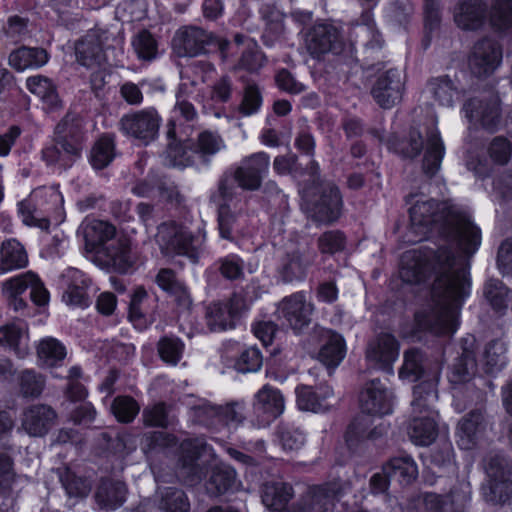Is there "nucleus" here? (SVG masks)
Returning <instances> with one entry per match:
<instances>
[{
	"instance_id": "1",
	"label": "nucleus",
	"mask_w": 512,
	"mask_h": 512,
	"mask_svg": "<svg viewBox=\"0 0 512 512\" xmlns=\"http://www.w3.org/2000/svg\"><path fill=\"white\" fill-rule=\"evenodd\" d=\"M455 260V254L449 246L410 249L400 257L399 278L405 285L420 286L434 277L432 298L447 299L451 306L462 309L471 296L472 278L469 266L451 271Z\"/></svg>"
},
{
	"instance_id": "2",
	"label": "nucleus",
	"mask_w": 512,
	"mask_h": 512,
	"mask_svg": "<svg viewBox=\"0 0 512 512\" xmlns=\"http://www.w3.org/2000/svg\"><path fill=\"white\" fill-rule=\"evenodd\" d=\"M413 198V194L405 197L406 204H412L408 216L413 232L424 236L437 226L440 236L448 242H454L464 254L471 256L477 252L482 240L481 229L465 211L448 203L440 207L439 201L434 198L412 203Z\"/></svg>"
},
{
	"instance_id": "3",
	"label": "nucleus",
	"mask_w": 512,
	"mask_h": 512,
	"mask_svg": "<svg viewBox=\"0 0 512 512\" xmlns=\"http://www.w3.org/2000/svg\"><path fill=\"white\" fill-rule=\"evenodd\" d=\"M236 478L234 467L219 460L211 445L194 436V482L205 480L206 494L216 498L233 492Z\"/></svg>"
},
{
	"instance_id": "4",
	"label": "nucleus",
	"mask_w": 512,
	"mask_h": 512,
	"mask_svg": "<svg viewBox=\"0 0 512 512\" xmlns=\"http://www.w3.org/2000/svg\"><path fill=\"white\" fill-rule=\"evenodd\" d=\"M298 190L309 217L317 223L332 224L342 215L344 202L335 183H325L320 174L315 179H304Z\"/></svg>"
},
{
	"instance_id": "5",
	"label": "nucleus",
	"mask_w": 512,
	"mask_h": 512,
	"mask_svg": "<svg viewBox=\"0 0 512 512\" xmlns=\"http://www.w3.org/2000/svg\"><path fill=\"white\" fill-rule=\"evenodd\" d=\"M82 120L67 113L56 125L52 140L42 149V159L48 166L69 168L81 157L83 149Z\"/></svg>"
},
{
	"instance_id": "6",
	"label": "nucleus",
	"mask_w": 512,
	"mask_h": 512,
	"mask_svg": "<svg viewBox=\"0 0 512 512\" xmlns=\"http://www.w3.org/2000/svg\"><path fill=\"white\" fill-rule=\"evenodd\" d=\"M438 378L432 377L420 381L413 387L411 405L414 412H427V416L414 417L408 426V435L417 446H429L438 436V424L432 416L433 404L438 400Z\"/></svg>"
},
{
	"instance_id": "7",
	"label": "nucleus",
	"mask_w": 512,
	"mask_h": 512,
	"mask_svg": "<svg viewBox=\"0 0 512 512\" xmlns=\"http://www.w3.org/2000/svg\"><path fill=\"white\" fill-rule=\"evenodd\" d=\"M62 204L63 196L57 188L42 187L18 204V212L26 225L47 228L52 214L58 212Z\"/></svg>"
},
{
	"instance_id": "8",
	"label": "nucleus",
	"mask_w": 512,
	"mask_h": 512,
	"mask_svg": "<svg viewBox=\"0 0 512 512\" xmlns=\"http://www.w3.org/2000/svg\"><path fill=\"white\" fill-rule=\"evenodd\" d=\"M239 408L238 402L225 405L212 404L209 401L194 403V425L199 422L212 434L221 433L223 437H227L230 434V425L239 424L244 419Z\"/></svg>"
},
{
	"instance_id": "9",
	"label": "nucleus",
	"mask_w": 512,
	"mask_h": 512,
	"mask_svg": "<svg viewBox=\"0 0 512 512\" xmlns=\"http://www.w3.org/2000/svg\"><path fill=\"white\" fill-rule=\"evenodd\" d=\"M442 300L446 302V306L436 315L427 310H419L414 313L411 336L419 333L452 336L456 333L460 326L459 313L461 309L451 306L447 299Z\"/></svg>"
},
{
	"instance_id": "10",
	"label": "nucleus",
	"mask_w": 512,
	"mask_h": 512,
	"mask_svg": "<svg viewBox=\"0 0 512 512\" xmlns=\"http://www.w3.org/2000/svg\"><path fill=\"white\" fill-rule=\"evenodd\" d=\"M463 110L469 122L494 133L501 124V101L498 97L479 98L472 97L465 101Z\"/></svg>"
},
{
	"instance_id": "11",
	"label": "nucleus",
	"mask_w": 512,
	"mask_h": 512,
	"mask_svg": "<svg viewBox=\"0 0 512 512\" xmlns=\"http://www.w3.org/2000/svg\"><path fill=\"white\" fill-rule=\"evenodd\" d=\"M308 53L314 59H320L327 53L339 54L343 50V41L339 30L332 24L315 23L304 35Z\"/></svg>"
},
{
	"instance_id": "12",
	"label": "nucleus",
	"mask_w": 512,
	"mask_h": 512,
	"mask_svg": "<svg viewBox=\"0 0 512 512\" xmlns=\"http://www.w3.org/2000/svg\"><path fill=\"white\" fill-rule=\"evenodd\" d=\"M312 310L313 307L307 303L305 293L299 291L282 299L278 307L279 319L294 334L299 335L308 329Z\"/></svg>"
},
{
	"instance_id": "13",
	"label": "nucleus",
	"mask_w": 512,
	"mask_h": 512,
	"mask_svg": "<svg viewBox=\"0 0 512 512\" xmlns=\"http://www.w3.org/2000/svg\"><path fill=\"white\" fill-rule=\"evenodd\" d=\"M161 117L154 108H146L124 115L120 120L121 131L144 144L153 141L159 131Z\"/></svg>"
},
{
	"instance_id": "14",
	"label": "nucleus",
	"mask_w": 512,
	"mask_h": 512,
	"mask_svg": "<svg viewBox=\"0 0 512 512\" xmlns=\"http://www.w3.org/2000/svg\"><path fill=\"white\" fill-rule=\"evenodd\" d=\"M156 242L162 254L166 257L187 256L192 246V235L187 227L174 221L165 222L158 226Z\"/></svg>"
},
{
	"instance_id": "15",
	"label": "nucleus",
	"mask_w": 512,
	"mask_h": 512,
	"mask_svg": "<svg viewBox=\"0 0 512 512\" xmlns=\"http://www.w3.org/2000/svg\"><path fill=\"white\" fill-rule=\"evenodd\" d=\"M503 57L502 46L489 37L479 39L469 57V67L477 78H486L500 66Z\"/></svg>"
},
{
	"instance_id": "16",
	"label": "nucleus",
	"mask_w": 512,
	"mask_h": 512,
	"mask_svg": "<svg viewBox=\"0 0 512 512\" xmlns=\"http://www.w3.org/2000/svg\"><path fill=\"white\" fill-rule=\"evenodd\" d=\"M270 156L261 151L245 157L234 170L233 178L239 188L245 191L258 190L269 172Z\"/></svg>"
},
{
	"instance_id": "17",
	"label": "nucleus",
	"mask_w": 512,
	"mask_h": 512,
	"mask_svg": "<svg viewBox=\"0 0 512 512\" xmlns=\"http://www.w3.org/2000/svg\"><path fill=\"white\" fill-rule=\"evenodd\" d=\"M404 90L405 84L400 71L390 68L376 78L371 95L381 108L390 109L401 101Z\"/></svg>"
},
{
	"instance_id": "18",
	"label": "nucleus",
	"mask_w": 512,
	"mask_h": 512,
	"mask_svg": "<svg viewBox=\"0 0 512 512\" xmlns=\"http://www.w3.org/2000/svg\"><path fill=\"white\" fill-rule=\"evenodd\" d=\"M400 342L391 332H380L368 346V361L384 372H392L393 365L399 357Z\"/></svg>"
},
{
	"instance_id": "19",
	"label": "nucleus",
	"mask_w": 512,
	"mask_h": 512,
	"mask_svg": "<svg viewBox=\"0 0 512 512\" xmlns=\"http://www.w3.org/2000/svg\"><path fill=\"white\" fill-rule=\"evenodd\" d=\"M487 20L486 0H459L454 7L453 21L462 31H480L485 27Z\"/></svg>"
},
{
	"instance_id": "20",
	"label": "nucleus",
	"mask_w": 512,
	"mask_h": 512,
	"mask_svg": "<svg viewBox=\"0 0 512 512\" xmlns=\"http://www.w3.org/2000/svg\"><path fill=\"white\" fill-rule=\"evenodd\" d=\"M489 486L484 492L487 502L506 504L512 498V472L504 467L498 458H492L488 465Z\"/></svg>"
},
{
	"instance_id": "21",
	"label": "nucleus",
	"mask_w": 512,
	"mask_h": 512,
	"mask_svg": "<svg viewBox=\"0 0 512 512\" xmlns=\"http://www.w3.org/2000/svg\"><path fill=\"white\" fill-rule=\"evenodd\" d=\"M360 407L363 413L372 416H385L393 412L391 393L379 378L366 384L360 395Z\"/></svg>"
},
{
	"instance_id": "22",
	"label": "nucleus",
	"mask_w": 512,
	"mask_h": 512,
	"mask_svg": "<svg viewBox=\"0 0 512 512\" xmlns=\"http://www.w3.org/2000/svg\"><path fill=\"white\" fill-rule=\"evenodd\" d=\"M426 139L421 130L416 126H410L407 133L400 135L391 134L387 141L388 149L402 160L414 161L418 159L424 150Z\"/></svg>"
},
{
	"instance_id": "23",
	"label": "nucleus",
	"mask_w": 512,
	"mask_h": 512,
	"mask_svg": "<svg viewBox=\"0 0 512 512\" xmlns=\"http://www.w3.org/2000/svg\"><path fill=\"white\" fill-rule=\"evenodd\" d=\"M486 430L484 413L479 409L468 412L458 423L456 429V442L461 450L476 448L480 438Z\"/></svg>"
},
{
	"instance_id": "24",
	"label": "nucleus",
	"mask_w": 512,
	"mask_h": 512,
	"mask_svg": "<svg viewBox=\"0 0 512 512\" xmlns=\"http://www.w3.org/2000/svg\"><path fill=\"white\" fill-rule=\"evenodd\" d=\"M171 127L167 132V136L172 141L168 144L166 150V160L170 166L177 168H184L190 165V149L191 145L186 138L189 136V130L192 129L191 125H187L183 130L176 127V124L171 122ZM182 124L180 123L179 126Z\"/></svg>"
},
{
	"instance_id": "25",
	"label": "nucleus",
	"mask_w": 512,
	"mask_h": 512,
	"mask_svg": "<svg viewBox=\"0 0 512 512\" xmlns=\"http://www.w3.org/2000/svg\"><path fill=\"white\" fill-rule=\"evenodd\" d=\"M226 352L235 355L229 356L233 362V368L239 373H255L259 371L263 365V355L256 345H246L238 341H228L226 344Z\"/></svg>"
},
{
	"instance_id": "26",
	"label": "nucleus",
	"mask_w": 512,
	"mask_h": 512,
	"mask_svg": "<svg viewBox=\"0 0 512 512\" xmlns=\"http://www.w3.org/2000/svg\"><path fill=\"white\" fill-rule=\"evenodd\" d=\"M5 289L11 297H19L26 290H30L31 300L38 306H44L49 302V292L43 282L33 272H27L5 283Z\"/></svg>"
},
{
	"instance_id": "27",
	"label": "nucleus",
	"mask_w": 512,
	"mask_h": 512,
	"mask_svg": "<svg viewBox=\"0 0 512 512\" xmlns=\"http://www.w3.org/2000/svg\"><path fill=\"white\" fill-rule=\"evenodd\" d=\"M104 34L98 30H90L75 45L77 61L88 68L100 66L105 61L103 50Z\"/></svg>"
},
{
	"instance_id": "28",
	"label": "nucleus",
	"mask_w": 512,
	"mask_h": 512,
	"mask_svg": "<svg viewBox=\"0 0 512 512\" xmlns=\"http://www.w3.org/2000/svg\"><path fill=\"white\" fill-rule=\"evenodd\" d=\"M422 154V173L426 178L433 179L440 171L446 154L445 144L439 130L427 132L426 144Z\"/></svg>"
},
{
	"instance_id": "29",
	"label": "nucleus",
	"mask_w": 512,
	"mask_h": 512,
	"mask_svg": "<svg viewBox=\"0 0 512 512\" xmlns=\"http://www.w3.org/2000/svg\"><path fill=\"white\" fill-rule=\"evenodd\" d=\"M57 414L52 407L35 404L23 413L22 426L32 436L45 435L56 423Z\"/></svg>"
},
{
	"instance_id": "30",
	"label": "nucleus",
	"mask_w": 512,
	"mask_h": 512,
	"mask_svg": "<svg viewBox=\"0 0 512 512\" xmlns=\"http://www.w3.org/2000/svg\"><path fill=\"white\" fill-rule=\"evenodd\" d=\"M313 263L310 253L294 249L285 254L279 270L284 282L303 281L307 277L309 268Z\"/></svg>"
},
{
	"instance_id": "31",
	"label": "nucleus",
	"mask_w": 512,
	"mask_h": 512,
	"mask_svg": "<svg viewBox=\"0 0 512 512\" xmlns=\"http://www.w3.org/2000/svg\"><path fill=\"white\" fill-rule=\"evenodd\" d=\"M229 47L228 39L194 25V57L216 54L222 61H225Z\"/></svg>"
},
{
	"instance_id": "32",
	"label": "nucleus",
	"mask_w": 512,
	"mask_h": 512,
	"mask_svg": "<svg viewBox=\"0 0 512 512\" xmlns=\"http://www.w3.org/2000/svg\"><path fill=\"white\" fill-rule=\"evenodd\" d=\"M384 471L392 482H397L401 487L411 485L419 474L417 463L408 454L390 458L384 463Z\"/></svg>"
},
{
	"instance_id": "33",
	"label": "nucleus",
	"mask_w": 512,
	"mask_h": 512,
	"mask_svg": "<svg viewBox=\"0 0 512 512\" xmlns=\"http://www.w3.org/2000/svg\"><path fill=\"white\" fill-rule=\"evenodd\" d=\"M483 297L493 312L502 316L512 301V289L502 280L491 277L483 285Z\"/></svg>"
},
{
	"instance_id": "34",
	"label": "nucleus",
	"mask_w": 512,
	"mask_h": 512,
	"mask_svg": "<svg viewBox=\"0 0 512 512\" xmlns=\"http://www.w3.org/2000/svg\"><path fill=\"white\" fill-rule=\"evenodd\" d=\"M49 60L48 53L42 48L20 47L13 50L8 58L9 65L16 71L37 69Z\"/></svg>"
},
{
	"instance_id": "35",
	"label": "nucleus",
	"mask_w": 512,
	"mask_h": 512,
	"mask_svg": "<svg viewBox=\"0 0 512 512\" xmlns=\"http://www.w3.org/2000/svg\"><path fill=\"white\" fill-rule=\"evenodd\" d=\"M0 345L12 349L19 357L28 353L27 326L22 321L0 327Z\"/></svg>"
},
{
	"instance_id": "36",
	"label": "nucleus",
	"mask_w": 512,
	"mask_h": 512,
	"mask_svg": "<svg viewBox=\"0 0 512 512\" xmlns=\"http://www.w3.org/2000/svg\"><path fill=\"white\" fill-rule=\"evenodd\" d=\"M172 54L184 78V68L190 66L192 56V27L185 25L176 30L171 41Z\"/></svg>"
},
{
	"instance_id": "37",
	"label": "nucleus",
	"mask_w": 512,
	"mask_h": 512,
	"mask_svg": "<svg viewBox=\"0 0 512 512\" xmlns=\"http://www.w3.org/2000/svg\"><path fill=\"white\" fill-rule=\"evenodd\" d=\"M219 137L211 131H203L194 141V169L200 171L210 167L212 157L220 150Z\"/></svg>"
},
{
	"instance_id": "38",
	"label": "nucleus",
	"mask_w": 512,
	"mask_h": 512,
	"mask_svg": "<svg viewBox=\"0 0 512 512\" xmlns=\"http://www.w3.org/2000/svg\"><path fill=\"white\" fill-rule=\"evenodd\" d=\"M255 409L266 414L268 420L278 418L284 411V398L281 391L265 385L255 395Z\"/></svg>"
},
{
	"instance_id": "39",
	"label": "nucleus",
	"mask_w": 512,
	"mask_h": 512,
	"mask_svg": "<svg viewBox=\"0 0 512 512\" xmlns=\"http://www.w3.org/2000/svg\"><path fill=\"white\" fill-rule=\"evenodd\" d=\"M487 21L497 34L512 35V0H493Z\"/></svg>"
},
{
	"instance_id": "40",
	"label": "nucleus",
	"mask_w": 512,
	"mask_h": 512,
	"mask_svg": "<svg viewBox=\"0 0 512 512\" xmlns=\"http://www.w3.org/2000/svg\"><path fill=\"white\" fill-rule=\"evenodd\" d=\"M103 253L108 264L112 265L118 272H126L132 265L130 255V244L124 237L112 238L103 246Z\"/></svg>"
},
{
	"instance_id": "41",
	"label": "nucleus",
	"mask_w": 512,
	"mask_h": 512,
	"mask_svg": "<svg viewBox=\"0 0 512 512\" xmlns=\"http://www.w3.org/2000/svg\"><path fill=\"white\" fill-rule=\"evenodd\" d=\"M72 283L69 284L66 292L63 294V300L66 304L86 308L91 304L87 289L90 280L79 270L73 269L69 272Z\"/></svg>"
},
{
	"instance_id": "42",
	"label": "nucleus",
	"mask_w": 512,
	"mask_h": 512,
	"mask_svg": "<svg viewBox=\"0 0 512 512\" xmlns=\"http://www.w3.org/2000/svg\"><path fill=\"white\" fill-rule=\"evenodd\" d=\"M424 362L425 353L420 348H408L403 354V363L398 371L399 378L409 382H417L424 378L426 373Z\"/></svg>"
},
{
	"instance_id": "43",
	"label": "nucleus",
	"mask_w": 512,
	"mask_h": 512,
	"mask_svg": "<svg viewBox=\"0 0 512 512\" xmlns=\"http://www.w3.org/2000/svg\"><path fill=\"white\" fill-rule=\"evenodd\" d=\"M158 286L174 297L180 307L189 309L191 300L188 288L176 278L170 269H161L156 276Z\"/></svg>"
},
{
	"instance_id": "44",
	"label": "nucleus",
	"mask_w": 512,
	"mask_h": 512,
	"mask_svg": "<svg viewBox=\"0 0 512 512\" xmlns=\"http://www.w3.org/2000/svg\"><path fill=\"white\" fill-rule=\"evenodd\" d=\"M26 88L39 97L50 109H57L61 106L56 87L51 79L42 75L28 77Z\"/></svg>"
},
{
	"instance_id": "45",
	"label": "nucleus",
	"mask_w": 512,
	"mask_h": 512,
	"mask_svg": "<svg viewBox=\"0 0 512 512\" xmlns=\"http://www.w3.org/2000/svg\"><path fill=\"white\" fill-rule=\"evenodd\" d=\"M258 298L256 288L254 286H245L239 290L234 291L231 296L223 301L229 311L230 317L234 318L238 323L242 315L249 311L252 304Z\"/></svg>"
},
{
	"instance_id": "46",
	"label": "nucleus",
	"mask_w": 512,
	"mask_h": 512,
	"mask_svg": "<svg viewBox=\"0 0 512 512\" xmlns=\"http://www.w3.org/2000/svg\"><path fill=\"white\" fill-rule=\"evenodd\" d=\"M346 341L338 332H332L319 351V360L328 368H336L346 356Z\"/></svg>"
},
{
	"instance_id": "47",
	"label": "nucleus",
	"mask_w": 512,
	"mask_h": 512,
	"mask_svg": "<svg viewBox=\"0 0 512 512\" xmlns=\"http://www.w3.org/2000/svg\"><path fill=\"white\" fill-rule=\"evenodd\" d=\"M432 96L441 106L452 107L460 91L448 75L431 78L428 82Z\"/></svg>"
},
{
	"instance_id": "48",
	"label": "nucleus",
	"mask_w": 512,
	"mask_h": 512,
	"mask_svg": "<svg viewBox=\"0 0 512 512\" xmlns=\"http://www.w3.org/2000/svg\"><path fill=\"white\" fill-rule=\"evenodd\" d=\"M115 227L102 220L91 219L83 224L85 240L93 247L104 246L115 236Z\"/></svg>"
},
{
	"instance_id": "49",
	"label": "nucleus",
	"mask_w": 512,
	"mask_h": 512,
	"mask_svg": "<svg viewBox=\"0 0 512 512\" xmlns=\"http://www.w3.org/2000/svg\"><path fill=\"white\" fill-rule=\"evenodd\" d=\"M226 304L223 301L212 302L206 309V322L212 332L234 329L237 322L228 315Z\"/></svg>"
},
{
	"instance_id": "50",
	"label": "nucleus",
	"mask_w": 512,
	"mask_h": 512,
	"mask_svg": "<svg viewBox=\"0 0 512 512\" xmlns=\"http://www.w3.org/2000/svg\"><path fill=\"white\" fill-rule=\"evenodd\" d=\"M126 493V485L122 482L104 483L96 493V500L102 508L114 510L125 502Z\"/></svg>"
},
{
	"instance_id": "51",
	"label": "nucleus",
	"mask_w": 512,
	"mask_h": 512,
	"mask_svg": "<svg viewBox=\"0 0 512 512\" xmlns=\"http://www.w3.org/2000/svg\"><path fill=\"white\" fill-rule=\"evenodd\" d=\"M1 261L5 270L23 268L28 263L27 252L18 240L9 239L2 243Z\"/></svg>"
},
{
	"instance_id": "52",
	"label": "nucleus",
	"mask_w": 512,
	"mask_h": 512,
	"mask_svg": "<svg viewBox=\"0 0 512 512\" xmlns=\"http://www.w3.org/2000/svg\"><path fill=\"white\" fill-rule=\"evenodd\" d=\"M115 158V142L110 135L100 137L90 152V163L94 169L107 167Z\"/></svg>"
},
{
	"instance_id": "53",
	"label": "nucleus",
	"mask_w": 512,
	"mask_h": 512,
	"mask_svg": "<svg viewBox=\"0 0 512 512\" xmlns=\"http://www.w3.org/2000/svg\"><path fill=\"white\" fill-rule=\"evenodd\" d=\"M477 369L476 353L473 349L463 348L461 355L455 360L452 375L455 382H469Z\"/></svg>"
},
{
	"instance_id": "54",
	"label": "nucleus",
	"mask_w": 512,
	"mask_h": 512,
	"mask_svg": "<svg viewBox=\"0 0 512 512\" xmlns=\"http://www.w3.org/2000/svg\"><path fill=\"white\" fill-rule=\"evenodd\" d=\"M277 438L284 451H298L306 442V434L290 423H280L276 430Z\"/></svg>"
},
{
	"instance_id": "55",
	"label": "nucleus",
	"mask_w": 512,
	"mask_h": 512,
	"mask_svg": "<svg viewBox=\"0 0 512 512\" xmlns=\"http://www.w3.org/2000/svg\"><path fill=\"white\" fill-rule=\"evenodd\" d=\"M39 360L48 367L62 361L66 356V349L61 342L52 337L42 339L37 346Z\"/></svg>"
},
{
	"instance_id": "56",
	"label": "nucleus",
	"mask_w": 512,
	"mask_h": 512,
	"mask_svg": "<svg viewBox=\"0 0 512 512\" xmlns=\"http://www.w3.org/2000/svg\"><path fill=\"white\" fill-rule=\"evenodd\" d=\"M18 386L23 397H39L46 385L45 377L34 370L26 369L19 373Z\"/></svg>"
},
{
	"instance_id": "57",
	"label": "nucleus",
	"mask_w": 512,
	"mask_h": 512,
	"mask_svg": "<svg viewBox=\"0 0 512 512\" xmlns=\"http://www.w3.org/2000/svg\"><path fill=\"white\" fill-rule=\"evenodd\" d=\"M132 46L138 58L143 61H152L158 55V43L148 30L139 31L132 39Z\"/></svg>"
},
{
	"instance_id": "58",
	"label": "nucleus",
	"mask_w": 512,
	"mask_h": 512,
	"mask_svg": "<svg viewBox=\"0 0 512 512\" xmlns=\"http://www.w3.org/2000/svg\"><path fill=\"white\" fill-rule=\"evenodd\" d=\"M307 493L318 503L321 509H328V512H330L328 502L338 500L342 496V489L336 482H324L312 485Z\"/></svg>"
},
{
	"instance_id": "59",
	"label": "nucleus",
	"mask_w": 512,
	"mask_h": 512,
	"mask_svg": "<svg viewBox=\"0 0 512 512\" xmlns=\"http://www.w3.org/2000/svg\"><path fill=\"white\" fill-rule=\"evenodd\" d=\"M263 104V95L256 83H248L244 87L242 100L238 106V112L243 117H249L258 113Z\"/></svg>"
},
{
	"instance_id": "60",
	"label": "nucleus",
	"mask_w": 512,
	"mask_h": 512,
	"mask_svg": "<svg viewBox=\"0 0 512 512\" xmlns=\"http://www.w3.org/2000/svg\"><path fill=\"white\" fill-rule=\"evenodd\" d=\"M446 502L442 495L426 492L422 497L412 498L407 504V512H445Z\"/></svg>"
},
{
	"instance_id": "61",
	"label": "nucleus",
	"mask_w": 512,
	"mask_h": 512,
	"mask_svg": "<svg viewBox=\"0 0 512 512\" xmlns=\"http://www.w3.org/2000/svg\"><path fill=\"white\" fill-rule=\"evenodd\" d=\"M317 245L321 254L334 255L344 251L347 245V237L341 230H328L319 236Z\"/></svg>"
},
{
	"instance_id": "62",
	"label": "nucleus",
	"mask_w": 512,
	"mask_h": 512,
	"mask_svg": "<svg viewBox=\"0 0 512 512\" xmlns=\"http://www.w3.org/2000/svg\"><path fill=\"white\" fill-rule=\"evenodd\" d=\"M159 507L164 512H188L190 503L183 491L169 487L161 491Z\"/></svg>"
},
{
	"instance_id": "63",
	"label": "nucleus",
	"mask_w": 512,
	"mask_h": 512,
	"mask_svg": "<svg viewBox=\"0 0 512 512\" xmlns=\"http://www.w3.org/2000/svg\"><path fill=\"white\" fill-rule=\"evenodd\" d=\"M487 153L496 165H506L512 156V143L505 136H495L489 143Z\"/></svg>"
},
{
	"instance_id": "64",
	"label": "nucleus",
	"mask_w": 512,
	"mask_h": 512,
	"mask_svg": "<svg viewBox=\"0 0 512 512\" xmlns=\"http://www.w3.org/2000/svg\"><path fill=\"white\" fill-rule=\"evenodd\" d=\"M295 394L296 404L301 411L317 412L321 409L322 399L313 386L300 384Z\"/></svg>"
}]
</instances>
